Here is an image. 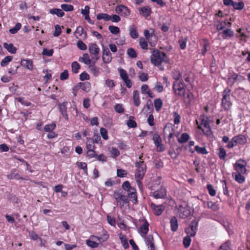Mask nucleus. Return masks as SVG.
Returning a JSON list of instances; mask_svg holds the SVG:
<instances>
[{
	"label": "nucleus",
	"instance_id": "f257e3e1",
	"mask_svg": "<svg viewBox=\"0 0 250 250\" xmlns=\"http://www.w3.org/2000/svg\"><path fill=\"white\" fill-rule=\"evenodd\" d=\"M151 62L155 66L161 65L162 62L166 63L169 62V59L166 54L157 49H153L150 59Z\"/></svg>",
	"mask_w": 250,
	"mask_h": 250
},
{
	"label": "nucleus",
	"instance_id": "f03ea898",
	"mask_svg": "<svg viewBox=\"0 0 250 250\" xmlns=\"http://www.w3.org/2000/svg\"><path fill=\"white\" fill-rule=\"evenodd\" d=\"M193 87V85H188L182 82L174 81L173 84V90L174 92L181 97L185 96L186 88L190 91Z\"/></svg>",
	"mask_w": 250,
	"mask_h": 250
},
{
	"label": "nucleus",
	"instance_id": "7ed1b4c3",
	"mask_svg": "<svg viewBox=\"0 0 250 250\" xmlns=\"http://www.w3.org/2000/svg\"><path fill=\"white\" fill-rule=\"evenodd\" d=\"M230 89L229 87L226 88L223 91V97L221 101V104L224 110L226 111L229 110L232 105V103L230 101Z\"/></svg>",
	"mask_w": 250,
	"mask_h": 250
},
{
	"label": "nucleus",
	"instance_id": "20e7f679",
	"mask_svg": "<svg viewBox=\"0 0 250 250\" xmlns=\"http://www.w3.org/2000/svg\"><path fill=\"white\" fill-rule=\"evenodd\" d=\"M247 164V163L245 160L240 159L233 165L234 169L237 173L246 174L247 172L246 168Z\"/></svg>",
	"mask_w": 250,
	"mask_h": 250
},
{
	"label": "nucleus",
	"instance_id": "39448f33",
	"mask_svg": "<svg viewBox=\"0 0 250 250\" xmlns=\"http://www.w3.org/2000/svg\"><path fill=\"white\" fill-rule=\"evenodd\" d=\"M174 132H175L174 129L172 127V125H171V124H167L164 127V136H166L167 133H169V134L168 135L167 141L166 142L167 143L170 144L171 139L173 137Z\"/></svg>",
	"mask_w": 250,
	"mask_h": 250
},
{
	"label": "nucleus",
	"instance_id": "423d86ee",
	"mask_svg": "<svg viewBox=\"0 0 250 250\" xmlns=\"http://www.w3.org/2000/svg\"><path fill=\"white\" fill-rule=\"evenodd\" d=\"M103 57L102 59L103 62L105 63H108L112 61V57H111V53L109 50L106 46L103 45Z\"/></svg>",
	"mask_w": 250,
	"mask_h": 250
},
{
	"label": "nucleus",
	"instance_id": "0eeeda50",
	"mask_svg": "<svg viewBox=\"0 0 250 250\" xmlns=\"http://www.w3.org/2000/svg\"><path fill=\"white\" fill-rule=\"evenodd\" d=\"M115 11L118 14L124 17H127L130 15V10L125 5H117L115 8Z\"/></svg>",
	"mask_w": 250,
	"mask_h": 250
},
{
	"label": "nucleus",
	"instance_id": "6e6552de",
	"mask_svg": "<svg viewBox=\"0 0 250 250\" xmlns=\"http://www.w3.org/2000/svg\"><path fill=\"white\" fill-rule=\"evenodd\" d=\"M167 191L165 188H161L153 193V195L156 199L164 198L166 196Z\"/></svg>",
	"mask_w": 250,
	"mask_h": 250
},
{
	"label": "nucleus",
	"instance_id": "1a4fd4ad",
	"mask_svg": "<svg viewBox=\"0 0 250 250\" xmlns=\"http://www.w3.org/2000/svg\"><path fill=\"white\" fill-rule=\"evenodd\" d=\"M151 207L156 215H160L165 209V206L162 205H156L154 203L151 204Z\"/></svg>",
	"mask_w": 250,
	"mask_h": 250
},
{
	"label": "nucleus",
	"instance_id": "9d476101",
	"mask_svg": "<svg viewBox=\"0 0 250 250\" xmlns=\"http://www.w3.org/2000/svg\"><path fill=\"white\" fill-rule=\"evenodd\" d=\"M233 141L236 144L244 145L247 143V139L244 135L240 134L232 138Z\"/></svg>",
	"mask_w": 250,
	"mask_h": 250
},
{
	"label": "nucleus",
	"instance_id": "9b49d317",
	"mask_svg": "<svg viewBox=\"0 0 250 250\" xmlns=\"http://www.w3.org/2000/svg\"><path fill=\"white\" fill-rule=\"evenodd\" d=\"M21 65L29 70H33V61L30 59H22L21 61Z\"/></svg>",
	"mask_w": 250,
	"mask_h": 250
},
{
	"label": "nucleus",
	"instance_id": "f8f14e48",
	"mask_svg": "<svg viewBox=\"0 0 250 250\" xmlns=\"http://www.w3.org/2000/svg\"><path fill=\"white\" fill-rule=\"evenodd\" d=\"M179 213L181 218H186L190 215L191 212L189 209L180 207L179 209Z\"/></svg>",
	"mask_w": 250,
	"mask_h": 250
},
{
	"label": "nucleus",
	"instance_id": "ddd939ff",
	"mask_svg": "<svg viewBox=\"0 0 250 250\" xmlns=\"http://www.w3.org/2000/svg\"><path fill=\"white\" fill-rule=\"evenodd\" d=\"M139 13L145 17L149 16L151 13V9L149 6H145L140 8Z\"/></svg>",
	"mask_w": 250,
	"mask_h": 250
},
{
	"label": "nucleus",
	"instance_id": "4468645a",
	"mask_svg": "<svg viewBox=\"0 0 250 250\" xmlns=\"http://www.w3.org/2000/svg\"><path fill=\"white\" fill-rule=\"evenodd\" d=\"M89 51L91 54L97 55L100 49L96 43H91L89 45Z\"/></svg>",
	"mask_w": 250,
	"mask_h": 250
},
{
	"label": "nucleus",
	"instance_id": "2eb2a0df",
	"mask_svg": "<svg viewBox=\"0 0 250 250\" xmlns=\"http://www.w3.org/2000/svg\"><path fill=\"white\" fill-rule=\"evenodd\" d=\"M8 178L10 179H21L23 180L24 179L20 176L19 175L18 170L16 169H14L12 170L11 173L7 175Z\"/></svg>",
	"mask_w": 250,
	"mask_h": 250
},
{
	"label": "nucleus",
	"instance_id": "dca6fc26",
	"mask_svg": "<svg viewBox=\"0 0 250 250\" xmlns=\"http://www.w3.org/2000/svg\"><path fill=\"white\" fill-rule=\"evenodd\" d=\"M3 47L11 54H15L16 53L17 49L12 43L8 44L5 42L3 43Z\"/></svg>",
	"mask_w": 250,
	"mask_h": 250
},
{
	"label": "nucleus",
	"instance_id": "f3484780",
	"mask_svg": "<svg viewBox=\"0 0 250 250\" xmlns=\"http://www.w3.org/2000/svg\"><path fill=\"white\" fill-rule=\"evenodd\" d=\"M144 161L136 162L135 166L137 167V171H141L142 172L146 173V166L144 164Z\"/></svg>",
	"mask_w": 250,
	"mask_h": 250
},
{
	"label": "nucleus",
	"instance_id": "a211bd4d",
	"mask_svg": "<svg viewBox=\"0 0 250 250\" xmlns=\"http://www.w3.org/2000/svg\"><path fill=\"white\" fill-rule=\"evenodd\" d=\"M148 226L149 224L147 222V221H145V223L143 224V225L141 226L140 227V231L141 233H142V236L145 237L146 236V234L147 233L148 231Z\"/></svg>",
	"mask_w": 250,
	"mask_h": 250
},
{
	"label": "nucleus",
	"instance_id": "6ab92c4d",
	"mask_svg": "<svg viewBox=\"0 0 250 250\" xmlns=\"http://www.w3.org/2000/svg\"><path fill=\"white\" fill-rule=\"evenodd\" d=\"M87 139L86 148L89 152L93 151V149H95L94 140L91 138H87Z\"/></svg>",
	"mask_w": 250,
	"mask_h": 250
},
{
	"label": "nucleus",
	"instance_id": "aec40b11",
	"mask_svg": "<svg viewBox=\"0 0 250 250\" xmlns=\"http://www.w3.org/2000/svg\"><path fill=\"white\" fill-rule=\"evenodd\" d=\"M79 86L83 90L89 92L91 89V84L89 82H80L78 83Z\"/></svg>",
	"mask_w": 250,
	"mask_h": 250
},
{
	"label": "nucleus",
	"instance_id": "412c9836",
	"mask_svg": "<svg viewBox=\"0 0 250 250\" xmlns=\"http://www.w3.org/2000/svg\"><path fill=\"white\" fill-rule=\"evenodd\" d=\"M79 61L81 62H83L84 64L88 65L91 63L92 62L91 59L89 58L88 54L87 53H84L83 54L82 57H80Z\"/></svg>",
	"mask_w": 250,
	"mask_h": 250
},
{
	"label": "nucleus",
	"instance_id": "4be33fe9",
	"mask_svg": "<svg viewBox=\"0 0 250 250\" xmlns=\"http://www.w3.org/2000/svg\"><path fill=\"white\" fill-rule=\"evenodd\" d=\"M171 229L173 231H176L178 229V221L176 217H172L170 219Z\"/></svg>",
	"mask_w": 250,
	"mask_h": 250
},
{
	"label": "nucleus",
	"instance_id": "5701e85b",
	"mask_svg": "<svg viewBox=\"0 0 250 250\" xmlns=\"http://www.w3.org/2000/svg\"><path fill=\"white\" fill-rule=\"evenodd\" d=\"M190 137L187 133H183L181 134L180 137L178 138V142L180 144H183L187 142Z\"/></svg>",
	"mask_w": 250,
	"mask_h": 250
},
{
	"label": "nucleus",
	"instance_id": "b1692460",
	"mask_svg": "<svg viewBox=\"0 0 250 250\" xmlns=\"http://www.w3.org/2000/svg\"><path fill=\"white\" fill-rule=\"evenodd\" d=\"M197 228H194L193 225H190L189 226L185 229V232L190 236H194L196 233Z\"/></svg>",
	"mask_w": 250,
	"mask_h": 250
},
{
	"label": "nucleus",
	"instance_id": "393cba45",
	"mask_svg": "<svg viewBox=\"0 0 250 250\" xmlns=\"http://www.w3.org/2000/svg\"><path fill=\"white\" fill-rule=\"evenodd\" d=\"M129 34L131 37L133 39H137L139 37L137 29L134 26H130L129 27Z\"/></svg>",
	"mask_w": 250,
	"mask_h": 250
},
{
	"label": "nucleus",
	"instance_id": "a878e982",
	"mask_svg": "<svg viewBox=\"0 0 250 250\" xmlns=\"http://www.w3.org/2000/svg\"><path fill=\"white\" fill-rule=\"evenodd\" d=\"M133 100L136 106H139L140 104L139 94L138 90H134L133 93Z\"/></svg>",
	"mask_w": 250,
	"mask_h": 250
},
{
	"label": "nucleus",
	"instance_id": "bb28decb",
	"mask_svg": "<svg viewBox=\"0 0 250 250\" xmlns=\"http://www.w3.org/2000/svg\"><path fill=\"white\" fill-rule=\"evenodd\" d=\"M50 13L51 14H56L59 17H62L64 15V13L61 9L53 8L50 10Z\"/></svg>",
	"mask_w": 250,
	"mask_h": 250
},
{
	"label": "nucleus",
	"instance_id": "cd10ccee",
	"mask_svg": "<svg viewBox=\"0 0 250 250\" xmlns=\"http://www.w3.org/2000/svg\"><path fill=\"white\" fill-rule=\"evenodd\" d=\"M95 62H94L92 63H91L89 64V68L91 71V72L93 73V74L95 75V76H97L99 75L100 71L99 68L96 67V66L95 65Z\"/></svg>",
	"mask_w": 250,
	"mask_h": 250
},
{
	"label": "nucleus",
	"instance_id": "c85d7f7f",
	"mask_svg": "<svg viewBox=\"0 0 250 250\" xmlns=\"http://www.w3.org/2000/svg\"><path fill=\"white\" fill-rule=\"evenodd\" d=\"M97 19L101 20L104 19L105 21H108L111 19V16L106 13H100L97 15Z\"/></svg>",
	"mask_w": 250,
	"mask_h": 250
},
{
	"label": "nucleus",
	"instance_id": "c756f323",
	"mask_svg": "<svg viewBox=\"0 0 250 250\" xmlns=\"http://www.w3.org/2000/svg\"><path fill=\"white\" fill-rule=\"evenodd\" d=\"M163 105V102L160 98L154 100V106L155 110L159 111L162 108Z\"/></svg>",
	"mask_w": 250,
	"mask_h": 250
},
{
	"label": "nucleus",
	"instance_id": "7c9ffc66",
	"mask_svg": "<svg viewBox=\"0 0 250 250\" xmlns=\"http://www.w3.org/2000/svg\"><path fill=\"white\" fill-rule=\"evenodd\" d=\"M13 59V57L11 56H6L1 62L0 65L1 66L4 67L7 65L9 62Z\"/></svg>",
	"mask_w": 250,
	"mask_h": 250
},
{
	"label": "nucleus",
	"instance_id": "2f4dec72",
	"mask_svg": "<svg viewBox=\"0 0 250 250\" xmlns=\"http://www.w3.org/2000/svg\"><path fill=\"white\" fill-rule=\"evenodd\" d=\"M223 38L226 39L228 37H232L233 36L234 33L230 29H227L223 32Z\"/></svg>",
	"mask_w": 250,
	"mask_h": 250
},
{
	"label": "nucleus",
	"instance_id": "473e14b6",
	"mask_svg": "<svg viewBox=\"0 0 250 250\" xmlns=\"http://www.w3.org/2000/svg\"><path fill=\"white\" fill-rule=\"evenodd\" d=\"M172 76L173 78L175 80V81L178 82V80L181 76V74L179 70L177 69H174L172 71Z\"/></svg>",
	"mask_w": 250,
	"mask_h": 250
},
{
	"label": "nucleus",
	"instance_id": "72a5a7b5",
	"mask_svg": "<svg viewBox=\"0 0 250 250\" xmlns=\"http://www.w3.org/2000/svg\"><path fill=\"white\" fill-rule=\"evenodd\" d=\"M134 117L133 116H130L129 120L127 121L126 124L129 128H135L137 126L136 122L133 119Z\"/></svg>",
	"mask_w": 250,
	"mask_h": 250
},
{
	"label": "nucleus",
	"instance_id": "f704fd0d",
	"mask_svg": "<svg viewBox=\"0 0 250 250\" xmlns=\"http://www.w3.org/2000/svg\"><path fill=\"white\" fill-rule=\"evenodd\" d=\"M72 71L74 73H78V70L80 68L81 66L77 62H73L71 64Z\"/></svg>",
	"mask_w": 250,
	"mask_h": 250
},
{
	"label": "nucleus",
	"instance_id": "c9c22d12",
	"mask_svg": "<svg viewBox=\"0 0 250 250\" xmlns=\"http://www.w3.org/2000/svg\"><path fill=\"white\" fill-rule=\"evenodd\" d=\"M243 174L237 173L235 175V180L239 184H242L245 182V178Z\"/></svg>",
	"mask_w": 250,
	"mask_h": 250
},
{
	"label": "nucleus",
	"instance_id": "e433bc0d",
	"mask_svg": "<svg viewBox=\"0 0 250 250\" xmlns=\"http://www.w3.org/2000/svg\"><path fill=\"white\" fill-rule=\"evenodd\" d=\"M232 6L236 10H241L244 8V3L243 1H240L239 2L234 1V4Z\"/></svg>",
	"mask_w": 250,
	"mask_h": 250
},
{
	"label": "nucleus",
	"instance_id": "4c0bfd02",
	"mask_svg": "<svg viewBox=\"0 0 250 250\" xmlns=\"http://www.w3.org/2000/svg\"><path fill=\"white\" fill-rule=\"evenodd\" d=\"M238 77V75L236 73H233L228 78V83H230V85H232L237 80V78Z\"/></svg>",
	"mask_w": 250,
	"mask_h": 250
},
{
	"label": "nucleus",
	"instance_id": "58836bf2",
	"mask_svg": "<svg viewBox=\"0 0 250 250\" xmlns=\"http://www.w3.org/2000/svg\"><path fill=\"white\" fill-rule=\"evenodd\" d=\"M153 140L155 146L160 145V143L162 142L161 136L157 133H155L153 137Z\"/></svg>",
	"mask_w": 250,
	"mask_h": 250
},
{
	"label": "nucleus",
	"instance_id": "ea45409f",
	"mask_svg": "<svg viewBox=\"0 0 250 250\" xmlns=\"http://www.w3.org/2000/svg\"><path fill=\"white\" fill-rule=\"evenodd\" d=\"M195 150L197 153L200 154H207L208 153V152L204 147H200L198 146H195Z\"/></svg>",
	"mask_w": 250,
	"mask_h": 250
},
{
	"label": "nucleus",
	"instance_id": "a19ab883",
	"mask_svg": "<svg viewBox=\"0 0 250 250\" xmlns=\"http://www.w3.org/2000/svg\"><path fill=\"white\" fill-rule=\"evenodd\" d=\"M61 7L62 10L66 12L72 11L74 9V7L72 5L67 4H62Z\"/></svg>",
	"mask_w": 250,
	"mask_h": 250
},
{
	"label": "nucleus",
	"instance_id": "79ce46f5",
	"mask_svg": "<svg viewBox=\"0 0 250 250\" xmlns=\"http://www.w3.org/2000/svg\"><path fill=\"white\" fill-rule=\"evenodd\" d=\"M21 24L20 23H17L16 24L15 26L12 28H11L9 30V32L11 34H14L16 33L21 28Z\"/></svg>",
	"mask_w": 250,
	"mask_h": 250
},
{
	"label": "nucleus",
	"instance_id": "37998d69",
	"mask_svg": "<svg viewBox=\"0 0 250 250\" xmlns=\"http://www.w3.org/2000/svg\"><path fill=\"white\" fill-rule=\"evenodd\" d=\"M56 126V124L52 123L51 124L45 125L44 129L46 132H51L55 128Z\"/></svg>",
	"mask_w": 250,
	"mask_h": 250
},
{
	"label": "nucleus",
	"instance_id": "c03bdc74",
	"mask_svg": "<svg viewBox=\"0 0 250 250\" xmlns=\"http://www.w3.org/2000/svg\"><path fill=\"white\" fill-rule=\"evenodd\" d=\"M127 54L131 58H135L137 56L135 50L132 48H129L127 49Z\"/></svg>",
	"mask_w": 250,
	"mask_h": 250
},
{
	"label": "nucleus",
	"instance_id": "a18cd8bd",
	"mask_svg": "<svg viewBox=\"0 0 250 250\" xmlns=\"http://www.w3.org/2000/svg\"><path fill=\"white\" fill-rule=\"evenodd\" d=\"M108 30L113 34H117L120 32V29L117 26L110 25L108 27Z\"/></svg>",
	"mask_w": 250,
	"mask_h": 250
},
{
	"label": "nucleus",
	"instance_id": "49530a36",
	"mask_svg": "<svg viewBox=\"0 0 250 250\" xmlns=\"http://www.w3.org/2000/svg\"><path fill=\"white\" fill-rule=\"evenodd\" d=\"M127 174V171L123 169H117V175L118 177L123 178L125 177Z\"/></svg>",
	"mask_w": 250,
	"mask_h": 250
},
{
	"label": "nucleus",
	"instance_id": "de8ad7c7",
	"mask_svg": "<svg viewBox=\"0 0 250 250\" xmlns=\"http://www.w3.org/2000/svg\"><path fill=\"white\" fill-rule=\"evenodd\" d=\"M190 236L189 235H188V236L185 237V238L183 239V243L184 247L186 248H188L190 244L191 239L190 238Z\"/></svg>",
	"mask_w": 250,
	"mask_h": 250
},
{
	"label": "nucleus",
	"instance_id": "09e8293b",
	"mask_svg": "<svg viewBox=\"0 0 250 250\" xmlns=\"http://www.w3.org/2000/svg\"><path fill=\"white\" fill-rule=\"evenodd\" d=\"M53 53H54V50L53 49L49 50V49H47V48H44L43 49V50L42 52V54L43 56L50 57V56H52Z\"/></svg>",
	"mask_w": 250,
	"mask_h": 250
},
{
	"label": "nucleus",
	"instance_id": "8fccbe9b",
	"mask_svg": "<svg viewBox=\"0 0 250 250\" xmlns=\"http://www.w3.org/2000/svg\"><path fill=\"white\" fill-rule=\"evenodd\" d=\"M174 146V144L170 145V147L172 148L173 150L172 151L169 150L168 152V154L173 159L177 158L178 156V153H177L174 150V148H173Z\"/></svg>",
	"mask_w": 250,
	"mask_h": 250
},
{
	"label": "nucleus",
	"instance_id": "3c124183",
	"mask_svg": "<svg viewBox=\"0 0 250 250\" xmlns=\"http://www.w3.org/2000/svg\"><path fill=\"white\" fill-rule=\"evenodd\" d=\"M219 152L218 153V156L220 159L224 160L227 156L226 150L223 147H221L219 149Z\"/></svg>",
	"mask_w": 250,
	"mask_h": 250
},
{
	"label": "nucleus",
	"instance_id": "603ef678",
	"mask_svg": "<svg viewBox=\"0 0 250 250\" xmlns=\"http://www.w3.org/2000/svg\"><path fill=\"white\" fill-rule=\"evenodd\" d=\"M230 242L228 241L223 244L219 248L218 250H230V248L229 247Z\"/></svg>",
	"mask_w": 250,
	"mask_h": 250
},
{
	"label": "nucleus",
	"instance_id": "864d4df0",
	"mask_svg": "<svg viewBox=\"0 0 250 250\" xmlns=\"http://www.w3.org/2000/svg\"><path fill=\"white\" fill-rule=\"evenodd\" d=\"M86 244L87 246L92 248H97L99 246V243L91 240H87Z\"/></svg>",
	"mask_w": 250,
	"mask_h": 250
},
{
	"label": "nucleus",
	"instance_id": "5fc2aeb1",
	"mask_svg": "<svg viewBox=\"0 0 250 250\" xmlns=\"http://www.w3.org/2000/svg\"><path fill=\"white\" fill-rule=\"evenodd\" d=\"M77 45L78 47L82 50H85L87 48L86 45L81 40L78 41Z\"/></svg>",
	"mask_w": 250,
	"mask_h": 250
},
{
	"label": "nucleus",
	"instance_id": "6e6d98bb",
	"mask_svg": "<svg viewBox=\"0 0 250 250\" xmlns=\"http://www.w3.org/2000/svg\"><path fill=\"white\" fill-rule=\"evenodd\" d=\"M207 188L208 191L209 195L211 196H214L216 194V190L213 188L212 186L210 184H208L207 186Z\"/></svg>",
	"mask_w": 250,
	"mask_h": 250
},
{
	"label": "nucleus",
	"instance_id": "4d7b16f0",
	"mask_svg": "<svg viewBox=\"0 0 250 250\" xmlns=\"http://www.w3.org/2000/svg\"><path fill=\"white\" fill-rule=\"evenodd\" d=\"M118 70L120 73V77L123 80L128 78L127 72L124 69L120 68L118 69Z\"/></svg>",
	"mask_w": 250,
	"mask_h": 250
},
{
	"label": "nucleus",
	"instance_id": "13d9d810",
	"mask_svg": "<svg viewBox=\"0 0 250 250\" xmlns=\"http://www.w3.org/2000/svg\"><path fill=\"white\" fill-rule=\"evenodd\" d=\"M114 110L119 113H122L124 112V108L123 107V105L121 104H116L114 106Z\"/></svg>",
	"mask_w": 250,
	"mask_h": 250
},
{
	"label": "nucleus",
	"instance_id": "bf43d9fd",
	"mask_svg": "<svg viewBox=\"0 0 250 250\" xmlns=\"http://www.w3.org/2000/svg\"><path fill=\"white\" fill-rule=\"evenodd\" d=\"M128 197L130 198V200L134 204L137 203V196L136 193H131L128 195Z\"/></svg>",
	"mask_w": 250,
	"mask_h": 250
},
{
	"label": "nucleus",
	"instance_id": "052dcab7",
	"mask_svg": "<svg viewBox=\"0 0 250 250\" xmlns=\"http://www.w3.org/2000/svg\"><path fill=\"white\" fill-rule=\"evenodd\" d=\"M100 134L104 140H107L108 136L107 135V130L105 128L102 127L100 129Z\"/></svg>",
	"mask_w": 250,
	"mask_h": 250
},
{
	"label": "nucleus",
	"instance_id": "680f3d73",
	"mask_svg": "<svg viewBox=\"0 0 250 250\" xmlns=\"http://www.w3.org/2000/svg\"><path fill=\"white\" fill-rule=\"evenodd\" d=\"M89 79V75L85 72H83L80 75V79L82 81L88 80Z\"/></svg>",
	"mask_w": 250,
	"mask_h": 250
},
{
	"label": "nucleus",
	"instance_id": "e2e57ef3",
	"mask_svg": "<svg viewBox=\"0 0 250 250\" xmlns=\"http://www.w3.org/2000/svg\"><path fill=\"white\" fill-rule=\"evenodd\" d=\"M145 237L146 243L147 246H149V244L154 242V239L152 235H148Z\"/></svg>",
	"mask_w": 250,
	"mask_h": 250
},
{
	"label": "nucleus",
	"instance_id": "0e129e2a",
	"mask_svg": "<svg viewBox=\"0 0 250 250\" xmlns=\"http://www.w3.org/2000/svg\"><path fill=\"white\" fill-rule=\"evenodd\" d=\"M55 31L54 33V36L55 37H58L62 33V30L61 26L59 25H56L55 26Z\"/></svg>",
	"mask_w": 250,
	"mask_h": 250
},
{
	"label": "nucleus",
	"instance_id": "69168bd1",
	"mask_svg": "<svg viewBox=\"0 0 250 250\" xmlns=\"http://www.w3.org/2000/svg\"><path fill=\"white\" fill-rule=\"evenodd\" d=\"M174 123L175 124H179L180 122L181 117L180 115L176 112L173 113Z\"/></svg>",
	"mask_w": 250,
	"mask_h": 250
},
{
	"label": "nucleus",
	"instance_id": "338daca9",
	"mask_svg": "<svg viewBox=\"0 0 250 250\" xmlns=\"http://www.w3.org/2000/svg\"><path fill=\"white\" fill-rule=\"evenodd\" d=\"M68 71L67 70H65L63 72L60 74V79L62 81L65 80L68 78Z\"/></svg>",
	"mask_w": 250,
	"mask_h": 250
},
{
	"label": "nucleus",
	"instance_id": "774afa93",
	"mask_svg": "<svg viewBox=\"0 0 250 250\" xmlns=\"http://www.w3.org/2000/svg\"><path fill=\"white\" fill-rule=\"evenodd\" d=\"M139 44L143 49H146L147 48V42L143 38L141 39Z\"/></svg>",
	"mask_w": 250,
	"mask_h": 250
}]
</instances>
